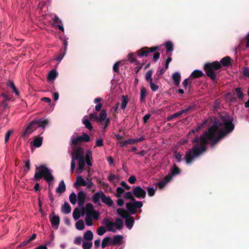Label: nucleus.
<instances>
[{
    "label": "nucleus",
    "mask_w": 249,
    "mask_h": 249,
    "mask_svg": "<svg viewBox=\"0 0 249 249\" xmlns=\"http://www.w3.org/2000/svg\"><path fill=\"white\" fill-rule=\"evenodd\" d=\"M220 119L222 122L217 119H215L213 125L208 131H205L199 138L196 137L192 140V142L196 144L186 152L184 160L187 164L192 163L194 159L206 151L209 140L212 141L211 146H213L233 130V119L229 115H222Z\"/></svg>",
    "instance_id": "nucleus-1"
},
{
    "label": "nucleus",
    "mask_w": 249,
    "mask_h": 249,
    "mask_svg": "<svg viewBox=\"0 0 249 249\" xmlns=\"http://www.w3.org/2000/svg\"><path fill=\"white\" fill-rule=\"evenodd\" d=\"M221 68L222 66L220 62L215 61L206 63L203 67V69L207 76L213 82H216L218 80L217 74Z\"/></svg>",
    "instance_id": "nucleus-2"
},
{
    "label": "nucleus",
    "mask_w": 249,
    "mask_h": 249,
    "mask_svg": "<svg viewBox=\"0 0 249 249\" xmlns=\"http://www.w3.org/2000/svg\"><path fill=\"white\" fill-rule=\"evenodd\" d=\"M42 178H44V179L48 182H50L54 179V177L52 175L51 170L44 164L36 166L34 179L37 181Z\"/></svg>",
    "instance_id": "nucleus-3"
},
{
    "label": "nucleus",
    "mask_w": 249,
    "mask_h": 249,
    "mask_svg": "<svg viewBox=\"0 0 249 249\" xmlns=\"http://www.w3.org/2000/svg\"><path fill=\"white\" fill-rule=\"evenodd\" d=\"M49 121L47 119H40L37 120H34L31 122L27 126L23 133V136L26 137L31 134L34 131L36 130L38 127L45 128L48 125Z\"/></svg>",
    "instance_id": "nucleus-4"
},
{
    "label": "nucleus",
    "mask_w": 249,
    "mask_h": 249,
    "mask_svg": "<svg viewBox=\"0 0 249 249\" xmlns=\"http://www.w3.org/2000/svg\"><path fill=\"white\" fill-rule=\"evenodd\" d=\"M160 48L159 46H154L152 47H144L136 52L137 55L142 57L143 56L148 57L152 53H154L153 56V60L157 62L160 58V53L156 52Z\"/></svg>",
    "instance_id": "nucleus-5"
},
{
    "label": "nucleus",
    "mask_w": 249,
    "mask_h": 249,
    "mask_svg": "<svg viewBox=\"0 0 249 249\" xmlns=\"http://www.w3.org/2000/svg\"><path fill=\"white\" fill-rule=\"evenodd\" d=\"M100 199L103 203L109 207H112L114 205L113 201L109 196H106L104 193L100 191L94 194L92 196V200L94 204L99 203Z\"/></svg>",
    "instance_id": "nucleus-6"
},
{
    "label": "nucleus",
    "mask_w": 249,
    "mask_h": 249,
    "mask_svg": "<svg viewBox=\"0 0 249 249\" xmlns=\"http://www.w3.org/2000/svg\"><path fill=\"white\" fill-rule=\"evenodd\" d=\"M153 71L150 70L147 71L145 76V79L146 82L149 83L150 88L153 91H156L159 89V86L157 85L159 83V79L160 78V75L157 74L155 75L154 79L152 78L153 74Z\"/></svg>",
    "instance_id": "nucleus-7"
},
{
    "label": "nucleus",
    "mask_w": 249,
    "mask_h": 249,
    "mask_svg": "<svg viewBox=\"0 0 249 249\" xmlns=\"http://www.w3.org/2000/svg\"><path fill=\"white\" fill-rule=\"evenodd\" d=\"M132 202H128L126 204V208L130 213L132 214H135L137 213V210L138 209L142 208L143 206V203L142 201H136L135 199Z\"/></svg>",
    "instance_id": "nucleus-8"
},
{
    "label": "nucleus",
    "mask_w": 249,
    "mask_h": 249,
    "mask_svg": "<svg viewBox=\"0 0 249 249\" xmlns=\"http://www.w3.org/2000/svg\"><path fill=\"white\" fill-rule=\"evenodd\" d=\"M132 193L134 196L139 199H144L146 197V191L139 186L134 187Z\"/></svg>",
    "instance_id": "nucleus-9"
},
{
    "label": "nucleus",
    "mask_w": 249,
    "mask_h": 249,
    "mask_svg": "<svg viewBox=\"0 0 249 249\" xmlns=\"http://www.w3.org/2000/svg\"><path fill=\"white\" fill-rule=\"evenodd\" d=\"M49 219L52 226L54 227L55 229H58L60 223L59 217L55 215L54 212H53L52 214L49 215Z\"/></svg>",
    "instance_id": "nucleus-10"
},
{
    "label": "nucleus",
    "mask_w": 249,
    "mask_h": 249,
    "mask_svg": "<svg viewBox=\"0 0 249 249\" xmlns=\"http://www.w3.org/2000/svg\"><path fill=\"white\" fill-rule=\"evenodd\" d=\"M86 193L83 191H80L77 194V201L79 207H83L86 200Z\"/></svg>",
    "instance_id": "nucleus-11"
},
{
    "label": "nucleus",
    "mask_w": 249,
    "mask_h": 249,
    "mask_svg": "<svg viewBox=\"0 0 249 249\" xmlns=\"http://www.w3.org/2000/svg\"><path fill=\"white\" fill-rule=\"evenodd\" d=\"M103 223L106 226L107 230L113 232H115L116 230L113 228L115 226V223L110 221L108 218H105L103 221Z\"/></svg>",
    "instance_id": "nucleus-12"
},
{
    "label": "nucleus",
    "mask_w": 249,
    "mask_h": 249,
    "mask_svg": "<svg viewBox=\"0 0 249 249\" xmlns=\"http://www.w3.org/2000/svg\"><path fill=\"white\" fill-rule=\"evenodd\" d=\"M75 160L80 159L82 157H84L83 155V149L80 147H77L74 150V152L72 154Z\"/></svg>",
    "instance_id": "nucleus-13"
},
{
    "label": "nucleus",
    "mask_w": 249,
    "mask_h": 249,
    "mask_svg": "<svg viewBox=\"0 0 249 249\" xmlns=\"http://www.w3.org/2000/svg\"><path fill=\"white\" fill-rule=\"evenodd\" d=\"M60 24H62L61 20L59 19L58 17L55 15L54 16V18L53 19V26H57L59 28L60 30L62 32L64 31V29L62 25H61Z\"/></svg>",
    "instance_id": "nucleus-14"
},
{
    "label": "nucleus",
    "mask_w": 249,
    "mask_h": 249,
    "mask_svg": "<svg viewBox=\"0 0 249 249\" xmlns=\"http://www.w3.org/2000/svg\"><path fill=\"white\" fill-rule=\"evenodd\" d=\"M86 181L81 176H79L76 178V180L74 184V186L75 187L85 186L86 185Z\"/></svg>",
    "instance_id": "nucleus-15"
},
{
    "label": "nucleus",
    "mask_w": 249,
    "mask_h": 249,
    "mask_svg": "<svg viewBox=\"0 0 249 249\" xmlns=\"http://www.w3.org/2000/svg\"><path fill=\"white\" fill-rule=\"evenodd\" d=\"M203 72L200 71L196 70L193 71L189 76L190 79L197 78L202 77L204 75Z\"/></svg>",
    "instance_id": "nucleus-16"
},
{
    "label": "nucleus",
    "mask_w": 249,
    "mask_h": 249,
    "mask_svg": "<svg viewBox=\"0 0 249 249\" xmlns=\"http://www.w3.org/2000/svg\"><path fill=\"white\" fill-rule=\"evenodd\" d=\"M172 78L175 86H178L180 82L181 76L179 72H176L173 73Z\"/></svg>",
    "instance_id": "nucleus-17"
},
{
    "label": "nucleus",
    "mask_w": 249,
    "mask_h": 249,
    "mask_svg": "<svg viewBox=\"0 0 249 249\" xmlns=\"http://www.w3.org/2000/svg\"><path fill=\"white\" fill-rule=\"evenodd\" d=\"M231 58L229 56L223 57L219 62L221 66L224 67H229L231 65Z\"/></svg>",
    "instance_id": "nucleus-18"
},
{
    "label": "nucleus",
    "mask_w": 249,
    "mask_h": 249,
    "mask_svg": "<svg viewBox=\"0 0 249 249\" xmlns=\"http://www.w3.org/2000/svg\"><path fill=\"white\" fill-rule=\"evenodd\" d=\"M66 190V186L64 180H61L59 183L58 186L56 189V192L57 193L62 194Z\"/></svg>",
    "instance_id": "nucleus-19"
},
{
    "label": "nucleus",
    "mask_w": 249,
    "mask_h": 249,
    "mask_svg": "<svg viewBox=\"0 0 249 249\" xmlns=\"http://www.w3.org/2000/svg\"><path fill=\"white\" fill-rule=\"evenodd\" d=\"M92 153L90 150H88L86 154V157L85 158V162L87 164V165L89 166H91L92 165V163L90 161L92 159Z\"/></svg>",
    "instance_id": "nucleus-20"
},
{
    "label": "nucleus",
    "mask_w": 249,
    "mask_h": 249,
    "mask_svg": "<svg viewBox=\"0 0 249 249\" xmlns=\"http://www.w3.org/2000/svg\"><path fill=\"white\" fill-rule=\"evenodd\" d=\"M6 85L8 88L12 89V91L15 93L16 95H19V91L13 81H10L8 82Z\"/></svg>",
    "instance_id": "nucleus-21"
},
{
    "label": "nucleus",
    "mask_w": 249,
    "mask_h": 249,
    "mask_svg": "<svg viewBox=\"0 0 249 249\" xmlns=\"http://www.w3.org/2000/svg\"><path fill=\"white\" fill-rule=\"evenodd\" d=\"M125 225L126 227L129 229H131L133 226V224L134 222V218L132 216L129 215L127 218H125Z\"/></svg>",
    "instance_id": "nucleus-22"
},
{
    "label": "nucleus",
    "mask_w": 249,
    "mask_h": 249,
    "mask_svg": "<svg viewBox=\"0 0 249 249\" xmlns=\"http://www.w3.org/2000/svg\"><path fill=\"white\" fill-rule=\"evenodd\" d=\"M117 213L119 215L124 218H127L129 216V214L127 211L122 208L117 209Z\"/></svg>",
    "instance_id": "nucleus-23"
},
{
    "label": "nucleus",
    "mask_w": 249,
    "mask_h": 249,
    "mask_svg": "<svg viewBox=\"0 0 249 249\" xmlns=\"http://www.w3.org/2000/svg\"><path fill=\"white\" fill-rule=\"evenodd\" d=\"M234 91L237 97L241 100H243L245 94L243 93L242 89L241 88L238 87L234 89Z\"/></svg>",
    "instance_id": "nucleus-24"
},
{
    "label": "nucleus",
    "mask_w": 249,
    "mask_h": 249,
    "mask_svg": "<svg viewBox=\"0 0 249 249\" xmlns=\"http://www.w3.org/2000/svg\"><path fill=\"white\" fill-rule=\"evenodd\" d=\"M83 124L85 125V127L89 130H91L93 129V126L89 121L88 119L87 116L84 117L83 120Z\"/></svg>",
    "instance_id": "nucleus-25"
},
{
    "label": "nucleus",
    "mask_w": 249,
    "mask_h": 249,
    "mask_svg": "<svg viewBox=\"0 0 249 249\" xmlns=\"http://www.w3.org/2000/svg\"><path fill=\"white\" fill-rule=\"evenodd\" d=\"M58 76V73L54 70H52L49 73L47 79L49 81H53Z\"/></svg>",
    "instance_id": "nucleus-26"
},
{
    "label": "nucleus",
    "mask_w": 249,
    "mask_h": 249,
    "mask_svg": "<svg viewBox=\"0 0 249 249\" xmlns=\"http://www.w3.org/2000/svg\"><path fill=\"white\" fill-rule=\"evenodd\" d=\"M62 212L65 214H69L71 213V207L68 202H65L62 206Z\"/></svg>",
    "instance_id": "nucleus-27"
},
{
    "label": "nucleus",
    "mask_w": 249,
    "mask_h": 249,
    "mask_svg": "<svg viewBox=\"0 0 249 249\" xmlns=\"http://www.w3.org/2000/svg\"><path fill=\"white\" fill-rule=\"evenodd\" d=\"M42 137H36L34 140L33 141V144L36 147H39L41 146L42 143Z\"/></svg>",
    "instance_id": "nucleus-28"
},
{
    "label": "nucleus",
    "mask_w": 249,
    "mask_h": 249,
    "mask_svg": "<svg viewBox=\"0 0 249 249\" xmlns=\"http://www.w3.org/2000/svg\"><path fill=\"white\" fill-rule=\"evenodd\" d=\"M71 145L76 146L79 144H80L81 142H82V138L80 136H78L76 138H74L73 136L71 137Z\"/></svg>",
    "instance_id": "nucleus-29"
},
{
    "label": "nucleus",
    "mask_w": 249,
    "mask_h": 249,
    "mask_svg": "<svg viewBox=\"0 0 249 249\" xmlns=\"http://www.w3.org/2000/svg\"><path fill=\"white\" fill-rule=\"evenodd\" d=\"M164 45L166 50V53H168L170 52H172L173 51V44L172 42L167 41L165 43Z\"/></svg>",
    "instance_id": "nucleus-30"
},
{
    "label": "nucleus",
    "mask_w": 249,
    "mask_h": 249,
    "mask_svg": "<svg viewBox=\"0 0 249 249\" xmlns=\"http://www.w3.org/2000/svg\"><path fill=\"white\" fill-rule=\"evenodd\" d=\"M121 146L124 147L128 144H132L136 143L135 139H128L121 142Z\"/></svg>",
    "instance_id": "nucleus-31"
},
{
    "label": "nucleus",
    "mask_w": 249,
    "mask_h": 249,
    "mask_svg": "<svg viewBox=\"0 0 249 249\" xmlns=\"http://www.w3.org/2000/svg\"><path fill=\"white\" fill-rule=\"evenodd\" d=\"M171 173L173 176H177L180 173V170L176 164H174L171 169Z\"/></svg>",
    "instance_id": "nucleus-32"
},
{
    "label": "nucleus",
    "mask_w": 249,
    "mask_h": 249,
    "mask_svg": "<svg viewBox=\"0 0 249 249\" xmlns=\"http://www.w3.org/2000/svg\"><path fill=\"white\" fill-rule=\"evenodd\" d=\"M77 160H78V169L81 171H83L85 166V157H82Z\"/></svg>",
    "instance_id": "nucleus-33"
},
{
    "label": "nucleus",
    "mask_w": 249,
    "mask_h": 249,
    "mask_svg": "<svg viewBox=\"0 0 249 249\" xmlns=\"http://www.w3.org/2000/svg\"><path fill=\"white\" fill-rule=\"evenodd\" d=\"M122 100V102L121 105V108L122 109L124 110L128 102L127 96L125 95H123Z\"/></svg>",
    "instance_id": "nucleus-34"
},
{
    "label": "nucleus",
    "mask_w": 249,
    "mask_h": 249,
    "mask_svg": "<svg viewBox=\"0 0 249 249\" xmlns=\"http://www.w3.org/2000/svg\"><path fill=\"white\" fill-rule=\"evenodd\" d=\"M122 239L123 236L122 235H117L114 236L112 241V244L113 245L120 244L121 243Z\"/></svg>",
    "instance_id": "nucleus-35"
},
{
    "label": "nucleus",
    "mask_w": 249,
    "mask_h": 249,
    "mask_svg": "<svg viewBox=\"0 0 249 249\" xmlns=\"http://www.w3.org/2000/svg\"><path fill=\"white\" fill-rule=\"evenodd\" d=\"M93 235L91 231H87L84 234V238L87 241H90L93 239Z\"/></svg>",
    "instance_id": "nucleus-36"
},
{
    "label": "nucleus",
    "mask_w": 249,
    "mask_h": 249,
    "mask_svg": "<svg viewBox=\"0 0 249 249\" xmlns=\"http://www.w3.org/2000/svg\"><path fill=\"white\" fill-rule=\"evenodd\" d=\"M85 210L87 213V215H89L90 213L92 212V211L94 210V206L91 203H88L86 205Z\"/></svg>",
    "instance_id": "nucleus-37"
},
{
    "label": "nucleus",
    "mask_w": 249,
    "mask_h": 249,
    "mask_svg": "<svg viewBox=\"0 0 249 249\" xmlns=\"http://www.w3.org/2000/svg\"><path fill=\"white\" fill-rule=\"evenodd\" d=\"M146 90L145 88L142 87L141 89V92H140V101L141 102L144 101L145 99V97L146 96Z\"/></svg>",
    "instance_id": "nucleus-38"
},
{
    "label": "nucleus",
    "mask_w": 249,
    "mask_h": 249,
    "mask_svg": "<svg viewBox=\"0 0 249 249\" xmlns=\"http://www.w3.org/2000/svg\"><path fill=\"white\" fill-rule=\"evenodd\" d=\"M73 219L75 220H78L80 217V210L79 208H76L72 213Z\"/></svg>",
    "instance_id": "nucleus-39"
},
{
    "label": "nucleus",
    "mask_w": 249,
    "mask_h": 249,
    "mask_svg": "<svg viewBox=\"0 0 249 249\" xmlns=\"http://www.w3.org/2000/svg\"><path fill=\"white\" fill-rule=\"evenodd\" d=\"M107 113L105 110H102L99 114V120L100 122L102 123L104 121L107 119Z\"/></svg>",
    "instance_id": "nucleus-40"
},
{
    "label": "nucleus",
    "mask_w": 249,
    "mask_h": 249,
    "mask_svg": "<svg viewBox=\"0 0 249 249\" xmlns=\"http://www.w3.org/2000/svg\"><path fill=\"white\" fill-rule=\"evenodd\" d=\"M115 226H116L117 229L121 230L123 227V221L120 218H117L116 219V222L115 223Z\"/></svg>",
    "instance_id": "nucleus-41"
},
{
    "label": "nucleus",
    "mask_w": 249,
    "mask_h": 249,
    "mask_svg": "<svg viewBox=\"0 0 249 249\" xmlns=\"http://www.w3.org/2000/svg\"><path fill=\"white\" fill-rule=\"evenodd\" d=\"M69 199L71 203L72 204L74 205L76 204L77 198L76 194L74 192H72L71 194L69 196Z\"/></svg>",
    "instance_id": "nucleus-42"
},
{
    "label": "nucleus",
    "mask_w": 249,
    "mask_h": 249,
    "mask_svg": "<svg viewBox=\"0 0 249 249\" xmlns=\"http://www.w3.org/2000/svg\"><path fill=\"white\" fill-rule=\"evenodd\" d=\"M124 197L127 199H129L131 201H134L136 199L134 196L133 193L131 192H127L124 193Z\"/></svg>",
    "instance_id": "nucleus-43"
},
{
    "label": "nucleus",
    "mask_w": 249,
    "mask_h": 249,
    "mask_svg": "<svg viewBox=\"0 0 249 249\" xmlns=\"http://www.w3.org/2000/svg\"><path fill=\"white\" fill-rule=\"evenodd\" d=\"M76 228L79 230H83L85 228V225L82 220H78L75 224Z\"/></svg>",
    "instance_id": "nucleus-44"
},
{
    "label": "nucleus",
    "mask_w": 249,
    "mask_h": 249,
    "mask_svg": "<svg viewBox=\"0 0 249 249\" xmlns=\"http://www.w3.org/2000/svg\"><path fill=\"white\" fill-rule=\"evenodd\" d=\"M124 188L121 187H118L116 189V193L115 194V196L116 197H120L122 196V194L124 193Z\"/></svg>",
    "instance_id": "nucleus-45"
},
{
    "label": "nucleus",
    "mask_w": 249,
    "mask_h": 249,
    "mask_svg": "<svg viewBox=\"0 0 249 249\" xmlns=\"http://www.w3.org/2000/svg\"><path fill=\"white\" fill-rule=\"evenodd\" d=\"M128 57V60L130 61V63H135L136 65L140 64V62L133 57V53H129Z\"/></svg>",
    "instance_id": "nucleus-46"
},
{
    "label": "nucleus",
    "mask_w": 249,
    "mask_h": 249,
    "mask_svg": "<svg viewBox=\"0 0 249 249\" xmlns=\"http://www.w3.org/2000/svg\"><path fill=\"white\" fill-rule=\"evenodd\" d=\"M107 231V230L104 226H100L97 230V233L99 235H103Z\"/></svg>",
    "instance_id": "nucleus-47"
},
{
    "label": "nucleus",
    "mask_w": 249,
    "mask_h": 249,
    "mask_svg": "<svg viewBox=\"0 0 249 249\" xmlns=\"http://www.w3.org/2000/svg\"><path fill=\"white\" fill-rule=\"evenodd\" d=\"M111 239L109 237H105L102 241V248H105L107 246L108 244L109 243V241H110Z\"/></svg>",
    "instance_id": "nucleus-48"
},
{
    "label": "nucleus",
    "mask_w": 249,
    "mask_h": 249,
    "mask_svg": "<svg viewBox=\"0 0 249 249\" xmlns=\"http://www.w3.org/2000/svg\"><path fill=\"white\" fill-rule=\"evenodd\" d=\"M85 222L88 226H92L93 225V221L92 218L89 215H87L85 218Z\"/></svg>",
    "instance_id": "nucleus-49"
},
{
    "label": "nucleus",
    "mask_w": 249,
    "mask_h": 249,
    "mask_svg": "<svg viewBox=\"0 0 249 249\" xmlns=\"http://www.w3.org/2000/svg\"><path fill=\"white\" fill-rule=\"evenodd\" d=\"M82 138V142H88L90 141V138L89 136L86 133H83L82 136H80Z\"/></svg>",
    "instance_id": "nucleus-50"
},
{
    "label": "nucleus",
    "mask_w": 249,
    "mask_h": 249,
    "mask_svg": "<svg viewBox=\"0 0 249 249\" xmlns=\"http://www.w3.org/2000/svg\"><path fill=\"white\" fill-rule=\"evenodd\" d=\"M147 190L149 196H152L155 195L156 189L153 187H147Z\"/></svg>",
    "instance_id": "nucleus-51"
},
{
    "label": "nucleus",
    "mask_w": 249,
    "mask_h": 249,
    "mask_svg": "<svg viewBox=\"0 0 249 249\" xmlns=\"http://www.w3.org/2000/svg\"><path fill=\"white\" fill-rule=\"evenodd\" d=\"M89 216L92 217L93 219L97 220L99 218V213L98 212L93 210L92 212L90 213Z\"/></svg>",
    "instance_id": "nucleus-52"
},
{
    "label": "nucleus",
    "mask_w": 249,
    "mask_h": 249,
    "mask_svg": "<svg viewBox=\"0 0 249 249\" xmlns=\"http://www.w3.org/2000/svg\"><path fill=\"white\" fill-rule=\"evenodd\" d=\"M65 53H66V52H65L64 50L62 51V50L61 49L60 50L59 54L58 55V56H57L56 57L55 59L58 61H60L64 57Z\"/></svg>",
    "instance_id": "nucleus-53"
},
{
    "label": "nucleus",
    "mask_w": 249,
    "mask_h": 249,
    "mask_svg": "<svg viewBox=\"0 0 249 249\" xmlns=\"http://www.w3.org/2000/svg\"><path fill=\"white\" fill-rule=\"evenodd\" d=\"M24 167H25V169H24V171L25 172H28L30 169V160H27L25 162V165H24Z\"/></svg>",
    "instance_id": "nucleus-54"
},
{
    "label": "nucleus",
    "mask_w": 249,
    "mask_h": 249,
    "mask_svg": "<svg viewBox=\"0 0 249 249\" xmlns=\"http://www.w3.org/2000/svg\"><path fill=\"white\" fill-rule=\"evenodd\" d=\"M92 245V244L91 242H84L82 247L84 249H90Z\"/></svg>",
    "instance_id": "nucleus-55"
},
{
    "label": "nucleus",
    "mask_w": 249,
    "mask_h": 249,
    "mask_svg": "<svg viewBox=\"0 0 249 249\" xmlns=\"http://www.w3.org/2000/svg\"><path fill=\"white\" fill-rule=\"evenodd\" d=\"M119 65H120L119 62H117L114 65L113 67V70L114 72H115L116 73L119 72Z\"/></svg>",
    "instance_id": "nucleus-56"
},
{
    "label": "nucleus",
    "mask_w": 249,
    "mask_h": 249,
    "mask_svg": "<svg viewBox=\"0 0 249 249\" xmlns=\"http://www.w3.org/2000/svg\"><path fill=\"white\" fill-rule=\"evenodd\" d=\"M88 182H86V186L88 189H91L93 186V183L91 179L87 178Z\"/></svg>",
    "instance_id": "nucleus-57"
},
{
    "label": "nucleus",
    "mask_w": 249,
    "mask_h": 249,
    "mask_svg": "<svg viewBox=\"0 0 249 249\" xmlns=\"http://www.w3.org/2000/svg\"><path fill=\"white\" fill-rule=\"evenodd\" d=\"M75 161L74 160V158L72 157L71 161V172L72 173L75 169Z\"/></svg>",
    "instance_id": "nucleus-58"
},
{
    "label": "nucleus",
    "mask_w": 249,
    "mask_h": 249,
    "mask_svg": "<svg viewBox=\"0 0 249 249\" xmlns=\"http://www.w3.org/2000/svg\"><path fill=\"white\" fill-rule=\"evenodd\" d=\"M136 180V177L134 175L131 176L128 179V182L131 184L135 183Z\"/></svg>",
    "instance_id": "nucleus-59"
},
{
    "label": "nucleus",
    "mask_w": 249,
    "mask_h": 249,
    "mask_svg": "<svg viewBox=\"0 0 249 249\" xmlns=\"http://www.w3.org/2000/svg\"><path fill=\"white\" fill-rule=\"evenodd\" d=\"M174 156L178 162H180L181 160L182 155L180 153L175 152L174 154Z\"/></svg>",
    "instance_id": "nucleus-60"
},
{
    "label": "nucleus",
    "mask_w": 249,
    "mask_h": 249,
    "mask_svg": "<svg viewBox=\"0 0 249 249\" xmlns=\"http://www.w3.org/2000/svg\"><path fill=\"white\" fill-rule=\"evenodd\" d=\"M89 117L91 120H94L95 121H97L99 119V118L97 115L96 113H90L89 114Z\"/></svg>",
    "instance_id": "nucleus-61"
},
{
    "label": "nucleus",
    "mask_w": 249,
    "mask_h": 249,
    "mask_svg": "<svg viewBox=\"0 0 249 249\" xmlns=\"http://www.w3.org/2000/svg\"><path fill=\"white\" fill-rule=\"evenodd\" d=\"M12 133H13V131L12 130H9L6 133V135L5 136V143H6L8 141L10 136L12 134Z\"/></svg>",
    "instance_id": "nucleus-62"
},
{
    "label": "nucleus",
    "mask_w": 249,
    "mask_h": 249,
    "mask_svg": "<svg viewBox=\"0 0 249 249\" xmlns=\"http://www.w3.org/2000/svg\"><path fill=\"white\" fill-rule=\"evenodd\" d=\"M166 70L165 68L159 67L157 71V74L160 75H162L165 72Z\"/></svg>",
    "instance_id": "nucleus-63"
},
{
    "label": "nucleus",
    "mask_w": 249,
    "mask_h": 249,
    "mask_svg": "<svg viewBox=\"0 0 249 249\" xmlns=\"http://www.w3.org/2000/svg\"><path fill=\"white\" fill-rule=\"evenodd\" d=\"M243 73L244 76L249 77V68H245L243 70Z\"/></svg>",
    "instance_id": "nucleus-64"
}]
</instances>
